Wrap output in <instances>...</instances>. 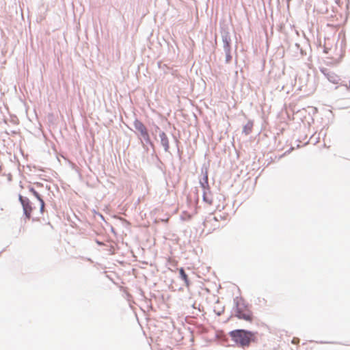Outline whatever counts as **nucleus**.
I'll use <instances>...</instances> for the list:
<instances>
[{"instance_id":"obj_2","label":"nucleus","mask_w":350,"mask_h":350,"mask_svg":"<svg viewBox=\"0 0 350 350\" xmlns=\"http://www.w3.org/2000/svg\"><path fill=\"white\" fill-rule=\"evenodd\" d=\"M18 200L23 206L24 215L26 219H29L31 217V212L33 211L32 203L28 198L21 195L18 196Z\"/></svg>"},{"instance_id":"obj_5","label":"nucleus","mask_w":350,"mask_h":350,"mask_svg":"<svg viewBox=\"0 0 350 350\" xmlns=\"http://www.w3.org/2000/svg\"><path fill=\"white\" fill-rule=\"evenodd\" d=\"M321 71L326 77L327 80L334 84L338 83L340 80L339 76L327 68H322Z\"/></svg>"},{"instance_id":"obj_18","label":"nucleus","mask_w":350,"mask_h":350,"mask_svg":"<svg viewBox=\"0 0 350 350\" xmlns=\"http://www.w3.org/2000/svg\"><path fill=\"white\" fill-rule=\"evenodd\" d=\"M175 141H176V146H177V152H178V157H179V158H181L182 152L180 150L178 145L179 142L177 139H176Z\"/></svg>"},{"instance_id":"obj_19","label":"nucleus","mask_w":350,"mask_h":350,"mask_svg":"<svg viewBox=\"0 0 350 350\" xmlns=\"http://www.w3.org/2000/svg\"><path fill=\"white\" fill-rule=\"evenodd\" d=\"M34 185H36V187H42V184L40 183H34Z\"/></svg>"},{"instance_id":"obj_11","label":"nucleus","mask_w":350,"mask_h":350,"mask_svg":"<svg viewBox=\"0 0 350 350\" xmlns=\"http://www.w3.org/2000/svg\"><path fill=\"white\" fill-rule=\"evenodd\" d=\"M253 125V122L252 120H249L243 128V133H244L246 135L250 134L252 131Z\"/></svg>"},{"instance_id":"obj_8","label":"nucleus","mask_w":350,"mask_h":350,"mask_svg":"<svg viewBox=\"0 0 350 350\" xmlns=\"http://www.w3.org/2000/svg\"><path fill=\"white\" fill-rule=\"evenodd\" d=\"M159 136L160 138L161 144L163 147L164 150L166 152H168L169 149H170V144H169V139H168L167 135L165 134V132L160 131Z\"/></svg>"},{"instance_id":"obj_3","label":"nucleus","mask_w":350,"mask_h":350,"mask_svg":"<svg viewBox=\"0 0 350 350\" xmlns=\"http://www.w3.org/2000/svg\"><path fill=\"white\" fill-rule=\"evenodd\" d=\"M246 310H250V308L242 297H236L234 298V314L238 313V315H240L242 310L245 311Z\"/></svg>"},{"instance_id":"obj_21","label":"nucleus","mask_w":350,"mask_h":350,"mask_svg":"<svg viewBox=\"0 0 350 350\" xmlns=\"http://www.w3.org/2000/svg\"><path fill=\"white\" fill-rule=\"evenodd\" d=\"M149 145L153 149V152H154V145L153 142H152L151 144H150Z\"/></svg>"},{"instance_id":"obj_14","label":"nucleus","mask_w":350,"mask_h":350,"mask_svg":"<svg viewBox=\"0 0 350 350\" xmlns=\"http://www.w3.org/2000/svg\"><path fill=\"white\" fill-rule=\"evenodd\" d=\"M142 138H143V139H144V141L145 142L146 144H151L152 141L150 139L149 133L147 134L146 135L144 136Z\"/></svg>"},{"instance_id":"obj_20","label":"nucleus","mask_w":350,"mask_h":350,"mask_svg":"<svg viewBox=\"0 0 350 350\" xmlns=\"http://www.w3.org/2000/svg\"><path fill=\"white\" fill-rule=\"evenodd\" d=\"M142 146H143V148H144L145 150H148V148H147L146 145L143 142V141H142Z\"/></svg>"},{"instance_id":"obj_25","label":"nucleus","mask_w":350,"mask_h":350,"mask_svg":"<svg viewBox=\"0 0 350 350\" xmlns=\"http://www.w3.org/2000/svg\"><path fill=\"white\" fill-rule=\"evenodd\" d=\"M157 130L160 131V128L159 126H156V131Z\"/></svg>"},{"instance_id":"obj_6","label":"nucleus","mask_w":350,"mask_h":350,"mask_svg":"<svg viewBox=\"0 0 350 350\" xmlns=\"http://www.w3.org/2000/svg\"><path fill=\"white\" fill-rule=\"evenodd\" d=\"M133 126L140 133L142 137L148 134L147 128L140 120L135 119L133 122Z\"/></svg>"},{"instance_id":"obj_7","label":"nucleus","mask_w":350,"mask_h":350,"mask_svg":"<svg viewBox=\"0 0 350 350\" xmlns=\"http://www.w3.org/2000/svg\"><path fill=\"white\" fill-rule=\"evenodd\" d=\"M234 317H237L239 319L244 320L247 322H252L253 321V313L251 310H242L240 315H238V313L234 314Z\"/></svg>"},{"instance_id":"obj_9","label":"nucleus","mask_w":350,"mask_h":350,"mask_svg":"<svg viewBox=\"0 0 350 350\" xmlns=\"http://www.w3.org/2000/svg\"><path fill=\"white\" fill-rule=\"evenodd\" d=\"M200 184L203 189L210 190L207 171H205V173L203 174V177L200 180Z\"/></svg>"},{"instance_id":"obj_22","label":"nucleus","mask_w":350,"mask_h":350,"mask_svg":"<svg viewBox=\"0 0 350 350\" xmlns=\"http://www.w3.org/2000/svg\"><path fill=\"white\" fill-rule=\"evenodd\" d=\"M96 243L98 245H103V243L101 242V241H96Z\"/></svg>"},{"instance_id":"obj_4","label":"nucleus","mask_w":350,"mask_h":350,"mask_svg":"<svg viewBox=\"0 0 350 350\" xmlns=\"http://www.w3.org/2000/svg\"><path fill=\"white\" fill-rule=\"evenodd\" d=\"M220 33L223 42V48L232 46V39L228 27L226 25L220 27Z\"/></svg>"},{"instance_id":"obj_16","label":"nucleus","mask_w":350,"mask_h":350,"mask_svg":"<svg viewBox=\"0 0 350 350\" xmlns=\"http://www.w3.org/2000/svg\"><path fill=\"white\" fill-rule=\"evenodd\" d=\"M232 59V56L231 54L226 55V59H225L226 64H229L231 62Z\"/></svg>"},{"instance_id":"obj_1","label":"nucleus","mask_w":350,"mask_h":350,"mask_svg":"<svg viewBox=\"0 0 350 350\" xmlns=\"http://www.w3.org/2000/svg\"><path fill=\"white\" fill-rule=\"evenodd\" d=\"M256 332L244 329H237L229 332V336L236 345L245 349L256 340Z\"/></svg>"},{"instance_id":"obj_24","label":"nucleus","mask_w":350,"mask_h":350,"mask_svg":"<svg viewBox=\"0 0 350 350\" xmlns=\"http://www.w3.org/2000/svg\"><path fill=\"white\" fill-rule=\"evenodd\" d=\"M299 340V339L293 338V343H295V342H297V340Z\"/></svg>"},{"instance_id":"obj_10","label":"nucleus","mask_w":350,"mask_h":350,"mask_svg":"<svg viewBox=\"0 0 350 350\" xmlns=\"http://www.w3.org/2000/svg\"><path fill=\"white\" fill-rule=\"evenodd\" d=\"M180 278L183 280L187 287L189 286L190 282L187 274L186 273L184 268L181 267L178 269Z\"/></svg>"},{"instance_id":"obj_12","label":"nucleus","mask_w":350,"mask_h":350,"mask_svg":"<svg viewBox=\"0 0 350 350\" xmlns=\"http://www.w3.org/2000/svg\"><path fill=\"white\" fill-rule=\"evenodd\" d=\"M210 190L203 189L202 199L203 201L208 203V204H212V198L210 197Z\"/></svg>"},{"instance_id":"obj_26","label":"nucleus","mask_w":350,"mask_h":350,"mask_svg":"<svg viewBox=\"0 0 350 350\" xmlns=\"http://www.w3.org/2000/svg\"><path fill=\"white\" fill-rule=\"evenodd\" d=\"M347 89L350 90V82H349V87H347Z\"/></svg>"},{"instance_id":"obj_13","label":"nucleus","mask_w":350,"mask_h":350,"mask_svg":"<svg viewBox=\"0 0 350 350\" xmlns=\"http://www.w3.org/2000/svg\"><path fill=\"white\" fill-rule=\"evenodd\" d=\"M29 191L33 195V196H35V198H37L38 200L42 199L41 195L34 189V187L29 186Z\"/></svg>"},{"instance_id":"obj_15","label":"nucleus","mask_w":350,"mask_h":350,"mask_svg":"<svg viewBox=\"0 0 350 350\" xmlns=\"http://www.w3.org/2000/svg\"><path fill=\"white\" fill-rule=\"evenodd\" d=\"M38 201L40 202V211L41 213H43L44 210V206H45V202H44L43 198Z\"/></svg>"},{"instance_id":"obj_17","label":"nucleus","mask_w":350,"mask_h":350,"mask_svg":"<svg viewBox=\"0 0 350 350\" xmlns=\"http://www.w3.org/2000/svg\"><path fill=\"white\" fill-rule=\"evenodd\" d=\"M223 49H224L225 55L231 54L232 46H229V47H226V48H223Z\"/></svg>"},{"instance_id":"obj_23","label":"nucleus","mask_w":350,"mask_h":350,"mask_svg":"<svg viewBox=\"0 0 350 350\" xmlns=\"http://www.w3.org/2000/svg\"><path fill=\"white\" fill-rule=\"evenodd\" d=\"M299 340V339L293 338V343H295V342H297V340Z\"/></svg>"}]
</instances>
